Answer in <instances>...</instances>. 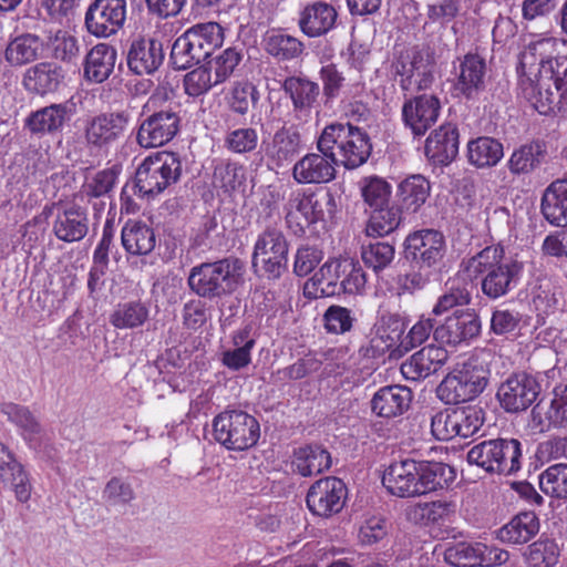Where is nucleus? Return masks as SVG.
I'll return each mask as SVG.
<instances>
[{
    "label": "nucleus",
    "mask_w": 567,
    "mask_h": 567,
    "mask_svg": "<svg viewBox=\"0 0 567 567\" xmlns=\"http://www.w3.org/2000/svg\"><path fill=\"white\" fill-rule=\"evenodd\" d=\"M518 95L539 114H548L567 99V44L542 37L529 41L519 55Z\"/></svg>",
    "instance_id": "f257e3e1"
},
{
    "label": "nucleus",
    "mask_w": 567,
    "mask_h": 567,
    "mask_svg": "<svg viewBox=\"0 0 567 567\" xmlns=\"http://www.w3.org/2000/svg\"><path fill=\"white\" fill-rule=\"evenodd\" d=\"M174 90L168 84H159L142 109L136 142L143 148H153L171 142L179 131L181 116L177 105L162 103L173 99Z\"/></svg>",
    "instance_id": "f03ea898"
},
{
    "label": "nucleus",
    "mask_w": 567,
    "mask_h": 567,
    "mask_svg": "<svg viewBox=\"0 0 567 567\" xmlns=\"http://www.w3.org/2000/svg\"><path fill=\"white\" fill-rule=\"evenodd\" d=\"M466 270L482 276V291L491 299H498L513 290L519 281L523 266L504 257L501 246H488L468 259Z\"/></svg>",
    "instance_id": "7ed1b4c3"
},
{
    "label": "nucleus",
    "mask_w": 567,
    "mask_h": 567,
    "mask_svg": "<svg viewBox=\"0 0 567 567\" xmlns=\"http://www.w3.org/2000/svg\"><path fill=\"white\" fill-rule=\"evenodd\" d=\"M484 351L456 363L437 386V396L445 404H460L478 396L487 385L489 370Z\"/></svg>",
    "instance_id": "20e7f679"
},
{
    "label": "nucleus",
    "mask_w": 567,
    "mask_h": 567,
    "mask_svg": "<svg viewBox=\"0 0 567 567\" xmlns=\"http://www.w3.org/2000/svg\"><path fill=\"white\" fill-rule=\"evenodd\" d=\"M319 146L331 152L338 164L353 169L364 164L372 150L368 134L349 123L327 125L318 137Z\"/></svg>",
    "instance_id": "39448f33"
},
{
    "label": "nucleus",
    "mask_w": 567,
    "mask_h": 567,
    "mask_svg": "<svg viewBox=\"0 0 567 567\" xmlns=\"http://www.w3.org/2000/svg\"><path fill=\"white\" fill-rule=\"evenodd\" d=\"M224 42V30L217 22L197 23L173 43L171 63L176 70H186L209 56Z\"/></svg>",
    "instance_id": "423d86ee"
},
{
    "label": "nucleus",
    "mask_w": 567,
    "mask_h": 567,
    "mask_svg": "<svg viewBox=\"0 0 567 567\" xmlns=\"http://www.w3.org/2000/svg\"><path fill=\"white\" fill-rule=\"evenodd\" d=\"M182 173V163L177 154L157 152L147 156L135 173L132 192L140 197H154L175 184Z\"/></svg>",
    "instance_id": "0eeeda50"
},
{
    "label": "nucleus",
    "mask_w": 567,
    "mask_h": 567,
    "mask_svg": "<svg viewBox=\"0 0 567 567\" xmlns=\"http://www.w3.org/2000/svg\"><path fill=\"white\" fill-rule=\"evenodd\" d=\"M522 443L516 439L483 441L467 452V462L487 473L511 475L520 470Z\"/></svg>",
    "instance_id": "6e6552de"
},
{
    "label": "nucleus",
    "mask_w": 567,
    "mask_h": 567,
    "mask_svg": "<svg viewBox=\"0 0 567 567\" xmlns=\"http://www.w3.org/2000/svg\"><path fill=\"white\" fill-rule=\"evenodd\" d=\"M214 439L229 451L243 452L255 446L260 425L255 416L241 410H226L213 420Z\"/></svg>",
    "instance_id": "1a4fd4ad"
},
{
    "label": "nucleus",
    "mask_w": 567,
    "mask_h": 567,
    "mask_svg": "<svg viewBox=\"0 0 567 567\" xmlns=\"http://www.w3.org/2000/svg\"><path fill=\"white\" fill-rule=\"evenodd\" d=\"M237 284L235 262L229 259L195 266L188 276L190 289L199 297L209 299L233 292Z\"/></svg>",
    "instance_id": "9d476101"
},
{
    "label": "nucleus",
    "mask_w": 567,
    "mask_h": 567,
    "mask_svg": "<svg viewBox=\"0 0 567 567\" xmlns=\"http://www.w3.org/2000/svg\"><path fill=\"white\" fill-rule=\"evenodd\" d=\"M434 58L426 50L410 49L401 52L393 70L403 91L429 89L434 81Z\"/></svg>",
    "instance_id": "9b49d317"
},
{
    "label": "nucleus",
    "mask_w": 567,
    "mask_h": 567,
    "mask_svg": "<svg viewBox=\"0 0 567 567\" xmlns=\"http://www.w3.org/2000/svg\"><path fill=\"white\" fill-rule=\"evenodd\" d=\"M333 198L326 194L319 198L315 192L298 189L292 192L285 206L286 223L295 234H303L305 228L323 220V204H330Z\"/></svg>",
    "instance_id": "f8f14e48"
},
{
    "label": "nucleus",
    "mask_w": 567,
    "mask_h": 567,
    "mask_svg": "<svg viewBox=\"0 0 567 567\" xmlns=\"http://www.w3.org/2000/svg\"><path fill=\"white\" fill-rule=\"evenodd\" d=\"M288 262V243L281 230L268 228L254 245L252 266L269 277L277 278Z\"/></svg>",
    "instance_id": "ddd939ff"
},
{
    "label": "nucleus",
    "mask_w": 567,
    "mask_h": 567,
    "mask_svg": "<svg viewBox=\"0 0 567 567\" xmlns=\"http://www.w3.org/2000/svg\"><path fill=\"white\" fill-rule=\"evenodd\" d=\"M126 13V0H94L86 9L84 25L91 35L106 39L123 28Z\"/></svg>",
    "instance_id": "4468645a"
},
{
    "label": "nucleus",
    "mask_w": 567,
    "mask_h": 567,
    "mask_svg": "<svg viewBox=\"0 0 567 567\" xmlns=\"http://www.w3.org/2000/svg\"><path fill=\"white\" fill-rule=\"evenodd\" d=\"M404 248L406 257L420 268H432L442 261L446 252V243L441 231L421 229L405 238Z\"/></svg>",
    "instance_id": "2eb2a0df"
},
{
    "label": "nucleus",
    "mask_w": 567,
    "mask_h": 567,
    "mask_svg": "<svg viewBox=\"0 0 567 567\" xmlns=\"http://www.w3.org/2000/svg\"><path fill=\"white\" fill-rule=\"evenodd\" d=\"M281 87L292 104L291 121L299 125L308 124L320 94L319 84L307 76L291 75L284 80Z\"/></svg>",
    "instance_id": "dca6fc26"
},
{
    "label": "nucleus",
    "mask_w": 567,
    "mask_h": 567,
    "mask_svg": "<svg viewBox=\"0 0 567 567\" xmlns=\"http://www.w3.org/2000/svg\"><path fill=\"white\" fill-rule=\"evenodd\" d=\"M346 484L337 477H326L317 481L308 491L307 506L320 517H330L339 513L346 503Z\"/></svg>",
    "instance_id": "f3484780"
},
{
    "label": "nucleus",
    "mask_w": 567,
    "mask_h": 567,
    "mask_svg": "<svg viewBox=\"0 0 567 567\" xmlns=\"http://www.w3.org/2000/svg\"><path fill=\"white\" fill-rule=\"evenodd\" d=\"M130 121L126 111L100 113L86 122L85 140L92 146L107 147L124 135Z\"/></svg>",
    "instance_id": "a211bd4d"
},
{
    "label": "nucleus",
    "mask_w": 567,
    "mask_h": 567,
    "mask_svg": "<svg viewBox=\"0 0 567 567\" xmlns=\"http://www.w3.org/2000/svg\"><path fill=\"white\" fill-rule=\"evenodd\" d=\"M540 391L538 382L532 375L522 373L509 377L501 384L497 399L506 412H520L529 408Z\"/></svg>",
    "instance_id": "6ab92c4d"
},
{
    "label": "nucleus",
    "mask_w": 567,
    "mask_h": 567,
    "mask_svg": "<svg viewBox=\"0 0 567 567\" xmlns=\"http://www.w3.org/2000/svg\"><path fill=\"white\" fill-rule=\"evenodd\" d=\"M481 332V320L472 310H457L434 330V339L449 346L468 344Z\"/></svg>",
    "instance_id": "aec40b11"
},
{
    "label": "nucleus",
    "mask_w": 567,
    "mask_h": 567,
    "mask_svg": "<svg viewBox=\"0 0 567 567\" xmlns=\"http://www.w3.org/2000/svg\"><path fill=\"white\" fill-rule=\"evenodd\" d=\"M319 153H308L292 167V177L298 184H326L334 179L337 161L317 143Z\"/></svg>",
    "instance_id": "412c9836"
},
{
    "label": "nucleus",
    "mask_w": 567,
    "mask_h": 567,
    "mask_svg": "<svg viewBox=\"0 0 567 567\" xmlns=\"http://www.w3.org/2000/svg\"><path fill=\"white\" fill-rule=\"evenodd\" d=\"M0 484L14 494L19 503L31 499L33 486L31 476L16 454L0 442Z\"/></svg>",
    "instance_id": "4be33fe9"
},
{
    "label": "nucleus",
    "mask_w": 567,
    "mask_h": 567,
    "mask_svg": "<svg viewBox=\"0 0 567 567\" xmlns=\"http://www.w3.org/2000/svg\"><path fill=\"white\" fill-rule=\"evenodd\" d=\"M440 112V100L434 95L423 94L403 104L402 120L414 136H423L436 123Z\"/></svg>",
    "instance_id": "5701e85b"
},
{
    "label": "nucleus",
    "mask_w": 567,
    "mask_h": 567,
    "mask_svg": "<svg viewBox=\"0 0 567 567\" xmlns=\"http://www.w3.org/2000/svg\"><path fill=\"white\" fill-rule=\"evenodd\" d=\"M404 329L405 321L400 313L380 307L373 326L374 336L371 339L372 355H380L393 349L399 350Z\"/></svg>",
    "instance_id": "b1692460"
},
{
    "label": "nucleus",
    "mask_w": 567,
    "mask_h": 567,
    "mask_svg": "<svg viewBox=\"0 0 567 567\" xmlns=\"http://www.w3.org/2000/svg\"><path fill=\"white\" fill-rule=\"evenodd\" d=\"M485 60L476 53H467L454 64V91L456 95L471 99L484 87Z\"/></svg>",
    "instance_id": "393cba45"
},
{
    "label": "nucleus",
    "mask_w": 567,
    "mask_h": 567,
    "mask_svg": "<svg viewBox=\"0 0 567 567\" xmlns=\"http://www.w3.org/2000/svg\"><path fill=\"white\" fill-rule=\"evenodd\" d=\"M419 462L405 458L393 462L382 476V484L386 491L398 497H412L417 495Z\"/></svg>",
    "instance_id": "a878e982"
},
{
    "label": "nucleus",
    "mask_w": 567,
    "mask_h": 567,
    "mask_svg": "<svg viewBox=\"0 0 567 567\" xmlns=\"http://www.w3.org/2000/svg\"><path fill=\"white\" fill-rule=\"evenodd\" d=\"M447 358V351L443 347L430 344L403 362L401 373L406 380L419 381L441 369Z\"/></svg>",
    "instance_id": "bb28decb"
},
{
    "label": "nucleus",
    "mask_w": 567,
    "mask_h": 567,
    "mask_svg": "<svg viewBox=\"0 0 567 567\" xmlns=\"http://www.w3.org/2000/svg\"><path fill=\"white\" fill-rule=\"evenodd\" d=\"M164 59L162 43L152 38H136L127 52V65L135 74H151Z\"/></svg>",
    "instance_id": "cd10ccee"
},
{
    "label": "nucleus",
    "mask_w": 567,
    "mask_h": 567,
    "mask_svg": "<svg viewBox=\"0 0 567 567\" xmlns=\"http://www.w3.org/2000/svg\"><path fill=\"white\" fill-rule=\"evenodd\" d=\"M458 130L453 123H444L434 130L425 141L426 157L435 164L446 165L458 153Z\"/></svg>",
    "instance_id": "c85d7f7f"
},
{
    "label": "nucleus",
    "mask_w": 567,
    "mask_h": 567,
    "mask_svg": "<svg viewBox=\"0 0 567 567\" xmlns=\"http://www.w3.org/2000/svg\"><path fill=\"white\" fill-rule=\"evenodd\" d=\"M299 124L292 121L291 125H282L275 132L270 142L266 145V155L277 166H282L292 161L301 151L302 140L298 130Z\"/></svg>",
    "instance_id": "c756f323"
},
{
    "label": "nucleus",
    "mask_w": 567,
    "mask_h": 567,
    "mask_svg": "<svg viewBox=\"0 0 567 567\" xmlns=\"http://www.w3.org/2000/svg\"><path fill=\"white\" fill-rule=\"evenodd\" d=\"M338 13L333 6L318 1L306 6L299 14V28L309 38H317L331 31Z\"/></svg>",
    "instance_id": "7c9ffc66"
},
{
    "label": "nucleus",
    "mask_w": 567,
    "mask_h": 567,
    "mask_svg": "<svg viewBox=\"0 0 567 567\" xmlns=\"http://www.w3.org/2000/svg\"><path fill=\"white\" fill-rule=\"evenodd\" d=\"M87 230V214L75 205L59 210L52 225L54 236L64 243L80 241L86 236Z\"/></svg>",
    "instance_id": "2f4dec72"
},
{
    "label": "nucleus",
    "mask_w": 567,
    "mask_h": 567,
    "mask_svg": "<svg viewBox=\"0 0 567 567\" xmlns=\"http://www.w3.org/2000/svg\"><path fill=\"white\" fill-rule=\"evenodd\" d=\"M343 259H329L306 282L305 293L310 298H324L340 293Z\"/></svg>",
    "instance_id": "473e14b6"
},
{
    "label": "nucleus",
    "mask_w": 567,
    "mask_h": 567,
    "mask_svg": "<svg viewBox=\"0 0 567 567\" xmlns=\"http://www.w3.org/2000/svg\"><path fill=\"white\" fill-rule=\"evenodd\" d=\"M71 117V109L66 103L51 104L32 112L25 120V126L32 134L42 136L62 131Z\"/></svg>",
    "instance_id": "72a5a7b5"
},
{
    "label": "nucleus",
    "mask_w": 567,
    "mask_h": 567,
    "mask_svg": "<svg viewBox=\"0 0 567 567\" xmlns=\"http://www.w3.org/2000/svg\"><path fill=\"white\" fill-rule=\"evenodd\" d=\"M412 392L406 386L389 385L378 390L372 400V412L381 417H393L408 410Z\"/></svg>",
    "instance_id": "f704fd0d"
},
{
    "label": "nucleus",
    "mask_w": 567,
    "mask_h": 567,
    "mask_svg": "<svg viewBox=\"0 0 567 567\" xmlns=\"http://www.w3.org/2000/svg\"><path fill=\"white\" fill-rule=\"evenodd\" d=\"M121 241L130 256H148L156 246V235L145 223L127 220L121 231Z\"/></svg>",
    "instance_id": "c9c22d12"
},
{
    "label": "nucleus",
    "mask_w": 567,
    "mask_h": 567,
    "mask_svg": "<svg viewBox=\"0 0 567 567\" xmlns=\"http://www.w3.org/2000/svg\"><path fill=\"white\" fill-rule=\"evenodd\" d=\"M542 214L557 227L567 225V178L553 182L542 197Z\"/></svg>",
    "instance_id": "e433bc0d"
},
{
    "label": "nucleus",
    "mask_w": 567,
    "mask_h": 567,
    "mask_svg": "<svg viewBox=\"0 0 567 567\" xmlns=\"http://www.w3.org/2000/svg\"><path fill=\"white\" fill-rule=\"evenodd\" d=\"M116 50L107 43L94 45L85 56L84 76L94 83L105 81L114 70Z\"/></svg>",
    "instance_id": "4c0bfd02"
},
{
    "label": "nucleus",
    "mask_w": 567,
    "mask_h": 567,
    "mask_svg": "<svg viewBox=\"0 0 567 567\" xmlns=\"http://www.w3.org/2000/svg\"><path fill=\"white\" fill-rule=\"evenodd\" d=\"M61 80L62 74L59 66L50 62H40L25 71L22 84L30 93L45 95L55 91Z\"/></svg>",
    "instance_id": "58836bf2"
},
{
    "label": "nucleus",
    "mask_w": 567,
    "mask_h": 567,
    "mask_svg": "<svg viewBox=\"0 0 567 567\" xmlns=\"http://www.w3.org/2000/svg\"><path fill=\"white\" fill-rule=\"evenodd\" d=\"M42 51L43 42L38 35L23 33L9 41L4 59L11 66H23L37 61Z\"/></svg>",
    "instance_id": "ea45409f"
},
{
    "label": "nucleus",
    "mask_w": 567,
    "mask_h": 567,
    "mask_svg": "<svg viewBox=\"0 0 567 567\" xmlns=\"http://www.w3.org/2000/svg\"><path fill=\"white\" fill-rule=\"evenodd\" d=\"M266 52L278 61H291L299 58L303 50V43L296 37L281 29L268 31L264 38Z\"/></svg>",
    "instance_id": "a19ab883"
},
{
    "label": "nucleus",
    "mask_w": 567,
    "mask_h": 567,
    "mask_svg": "<svg viewBox=\"0 0 567 567\" xmlns=\"http://www.w3.org/2000/svg\"><path fill=\"white\" fill-rule=\"evenodd\" d=\"M539 530V520L534 512H524L497 530V538L509 544H525Z\"/></svg>",
    "instance_id": "79ce46f5"
},
{
    "label": "nucleus",
    "mask_w": 567,
    "mask_h": 567,
    "mask_svg": "<svg viewBox=\"0 0 567 567\" xmlns=\"http://www.w3.org/2000/svg\"><path fill=\"white\" fill-rule=\"evenodd\" d=\"M472 284L463 276L450 278L444 286V292L439 297L432 312L443 315L455 307L466 306L471 301Z\"/></svg>",
    "instance_id": "37998d69"
},
{
    "label": "nucleus",
    "mask_w": 567,
    "mask_h": 567,
    "mask_svg": "<svg viewBox=\"0 0 567 567\" xmlns=\"http://www.w3.org/2000/svg\"><path fill=\"white\" fill-rule=\"evenodd\" d=\"M330 465V454L319 445L299 447L293 453L292 466L302 476L320 474Z\"/></svg>",
    "instance_id": "c03bdc74"
},
{
    "label": "nucleus",
    "mask_w": 567,
    "mask_h": 567,
    "mask_svg": "<svg viewBox=\"0 0 567 567\" xmlns=\"http://www.w3.org/2000/svg\"><path fill=\"white\" fill-rule=\"evenodd\" d=\"M431 193L430 182L420 174L404 178L399 185L396 196L402 206L412 213L417 212Z\"/></svg>",
    "instance_id": "a18cd8bd"
},
{
    "label": "nucleus",
    "mask_w": 567,
    "mask_h": 567,
    "mask_svg": "<svg viewBox=\"0 0 567 567\" xmlns=\"http://www.w3.org/2000/svg\"><path fill=\"white\" fill-rule=\"evenodd\" d=\"M417 495L442 489L453 478V471L444 463L419 462Z\"/></svg>",
    "instance_id": "49530a36"
},
{
    "label": "nucleus",
    "mask_w": 567,
    "mask_h": 567,
    "mask_svg": "<svg viewBox=\"0 0 567 567\" xmlns=\"http://www.w3.org/2000/svg\"><path fill=\"white\" fill-rule=\"evenodd\" d=\"M467 156L476 167L495 166L504 156L503 145L492 137H478L468 143Z\"/></svg>",
    "instance_id": "de8ad7c7"
},
{
    "label": "nucleus",
    "mask_w": 567,
    "mask_h": 567,
    "mask_svg": "<svg viewBox=\"0 0 567 567\" xmlns=\"http://www.w3.org/2000/svg\"><path fill=\"white\" fill-rule=\"evenodd\" d=\"M545 153V144L539 141L524 144L512 153L508 169L515 175L527 174L540 164Z\"/></svg>",
    "instance_id": "09e8293b"
},
{
    "label": "nucleus",
    "mask_w": 567,
    "mask_h": 567,
    "mask_svg": "<svg viewBox=\"0 0 567 567\" xmlns=\"http://www.w3.org/2000/svg\"><path fill=\"white\" fill-rule=\"evenodd\" d=\"M401 223V209L394 205H384L370 209L367 235L382 237L394 231Z\"/></svg>",
    "instance_id": "8fccbe9b"
},
{
    "label": "nucleus",
    "mask_w": 567,
    "mask_h": 567,
    "mask_svg": "<svg viewBox=\"0 0 567 567\" xmlns=\"http://www.w3.org/2000/svg\"><path fill=\"white\" fill-rule=\"evenodd\" d=\"M2 412L8 416L10 422L14 423L20 429L21 435L29 446L37 449L41 429L31 412L27 408L14 403L3 404Z\"/></svg>",
    "instance_id": "3c124183"
},
{
    "label": "nucleus",
    "mask_w": 567,
    "mask_h": 567,
    "mask_svg": "<svg viewBox=\"0 0 567 567\" xmlns=\"http://www.w3.org/2000/svg\"><path fill=\"white\" fill-rule=\"evenodd\" d=\"M540 491L550 498L567 499V464L548 466L538 475Z\"/></svg>",
    "instance_id": "603ef678"
},
{
    "label": "nucleus",
    "mask_w": 567,
    "mask_h": 567,
    "mask_svg": "<svg viewBox=\"0 0 567 567\" xmlns=\"http://www.w3.org/2000/svg\"><path fill=\"white\" fill-rule=\"evenodd\" d=\"M483 543L461 542L449 546L444 559L454 567H476L482 565Z\"/></svg>",
    "instance_id": "864d4df0"
},
{
    "label": "nucleus",
    "mask_w": 567,
    "mask_h": 567,
    "mask_svg": "<svg viewBox=\"0 0 567 567\" xmlns=\"http://www.w3.org/2000/svg\"><path fill=\"white\" fill-rule=\"evenodd\" d=\"M148 318V309L141 302H126L111 315L110 321L116 329H134Z\"/></svg>",
    "instance_id": "5fc2aeb1"
},
{
    "label": "nucleus",
    "mask_w": 567,
    "mask_h": 567,
    "mask_svg": "<svg viewBox=\"0 0 567 567\" xmlns=\"http://www.w3.org/2000/svg\"><path fill=\"white\" fill-rule=\"evenodd\" d=\"M361 195L364 204L370 208L382 207L390 202L392 187L378 176L364 177L360 182Z\"/></svg>",
    "instance_id": "6e6d98bb"
},
{
    "label": "nucleus",
    "mask_w": 567,
    "mask_h": 567,
    "mask_svg": "<svg viewBox=\"0 0 567 567\" xmlns=\"http://www.w3.org/2000/svg\"><path fill=\"white\" fill-rule=\"evenodd\" d=\"M319 368L320 362L317 359L312 357H305L288 367L272 372L270 381L276 385H284L290 381L303 379L318 371Z\"/></svg>",
    "instance_id": "4d7b16f0"
},
{
    "label": "nucleus",
    "mask_w": 567,
    "mask_h": 567,
    "mask_svg": "<svg viewBox=\"0 0 567 567\" xmlns=\"http://www.w3.org/2000/svg\"><path fill=\"white\" fill-rule=\"evenodd\" d=\"M116 179L117 173L114 168H106L87 175L81 187V195L87 199L103 197L113 189Z\"/></svg>",
    "instance_id": "13d9d810"
},
{
    "label": "nucleus",
    "mask_w": 567,
    "mask_h": 567,
    "mask_svg": "<svg viewBox=\"0 0 567 567\" xmlns=\"http://www.w3.org/2000/svg\"><path fill=\"white\" fill-rule=\"evenodd\" d=\"M395 256L394 247L384 241L370 243L362 247L361 258L364 265L375 274L391 265Z\"/></svg>",
    "instance_id": "bf43d9fd"
},
{
    "label": "nucleus",
    "mask_w": 567,
    "mask_h": 567,
    "mask_svg": "<svg viewBox=\"0 0 567 567\" xmlns=\"http://www.w3.org/2000/svg\"><path fill=\"white\" fill-rule=\"evenodd\" d=\"M49 45L55 59L75 63L80 56V44L75 35L65 30H58L49 38Z\"/></svg>",
    "instance_id": "052dcab7"
},
{
    "label": "nucleus",
    "mask_w": 567,
    "mask_h": 567,
    "mask_svg": "<svg viewBox=\"0 0 567 567\" xmlns=\"http://www.w3.org/2000/svg\"><path fill=\"white\" fill-rule=\"evenodd\" d=\"M243 54L235 48H228L212 59L207 65L218 84L227 81L235 72Z\"/></svg>",
    "instance_id": "680f3d73"
},
{
    "label": "nucleus",
    "mask_w": 567,
    "mask_h": 567,
    "mask_svg": "<svg viewBox=\"0 0 567 567\" xmlns=\"http://www.w3.org/2000/svg\"><path fill=\"white\" fill-rule=\"evenodd\" d=\"M451 505L446 502L421 503L409 506L405 511L406 518L414 523H435L447 516Z\"/></svg>",
    "instance_id": "e2e57ef3"
},
{
    "label": "nucleus",
    "mask_w": 567,
    "mask_h": 567,
    "mask_svg": "<svg viewBox=\"0 0 567 567\" xmlns=\"http://www.w3.org/2000/svg\"><path fill=\"white\" fill-rule=\"evenodd\" d=\"M218 85L208 65H202L188 72L184 78V89L187 95L197 97L206 94L213 86Z\"/></svg>",
    "instance_id": "0e129e2a"
},
{
    "label": "nucleus",
    "mask_w": 567,
    "mask_h": 567,
    "mask_svg": "<svg viewBox=\"0 0 567 567\" xmlns=\"http://www.w3.org/2000/svg\"><path fill=\"white\" fill-rule=\"evenodd\" d=\"M257 87L248 81H237L234 83L228 104L231 111L237 114L245 115L248 113L249 103L257 102Z\"/></svg>",
    "instance_id": "69168bd1"
},
{
    "label": "nucleus",
    "mask_w": 567,
    "mask_h": 567,
    "mask_svg": "<svg viewBox=\"0 0 567 567\" xmlns=\"http://www.w3.org/2000/svg\"><path fill=\"white\" fill-rule=\"evenodd\" d=\"M367 279L362 268L351 259H343L340 292L357 295L364 289Z\"/></svg>",
    "instance_id": "338daca9"
},
{
    "label": "nucleus",
    "mask_w": 567,
    "mask_h": 567,
    "mask_svg": "<svg viewBox=\"0 0 567 567\" xmlns=\"http://www.w3.org/2000/svg\"><path fill=\"white\" fill-rule=\"evenodd\" d=\"M258 144L257 131L252 127H240L227 133L226 147L233 153L244 154L254 151Z\"/></svg>",
    "instance_id": "774afa93"
}]
</instances>
